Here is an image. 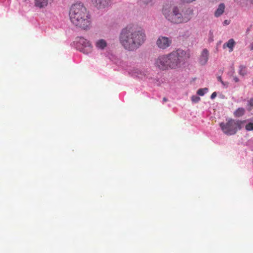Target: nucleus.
I'll return each mask as SVG.
<instances>
[{"label": "nucleus", "instance_id": "20", "mask_svg": "<svg viewBox=\"0 0 253 253\" xmlns=\"http://www.w3.org/2000/svg\"><path fill=\"white\" fill-rule=\"evenodd\" d=\"M246 129L248 131L253 130V123H250L246 126Z\"/></svg>", "mask_w": 253, "mask_h": 253}, {"label": "nucleus", "instance_id": "23", "mask_svg": "<svg viewBox=\"0 0 253 253\" xmlns=\"http://www.w3.org/2000/svg\"><path fill=\"white\" fill-rule=\"evenodd\" d=\"M217 80H218V81H219L220 82H221V83L223 85H225V83H224V82L222 80V79H221V76H218V77H217Z\"/></svg>", "mask_w": 253, "mask_h": 253}, {"label": "nucleus", "instance_id": "9", "mask_svg": "<svg viewBox=\"0 0 253 253\" xmlns=\"http://www.w3.org/2000/svg\"><path fill=\"white\" fill-rule=\"evenodd\" d=\"M92 4L98 9L105 8L111 3L110 0H91Z\"/></svg>", "mask_w": 253, "mask_h": 253}, {"label": "nucleus", "instance_id": "19", "mask_svg": "<svg viewBox=\"0 0 253 253\" xmlns=\"http://www.w3.org/2000/svg\"><path fill=\"white\" fill-rule=\"evenodd\" d=\"M248 110L249 111H251L253 109V98H251L248 101Z\"/></svg>", "mask_w": 253, "mask_h": 253}, {"label": "nucleus", "instance_id": "8", "mask_svg": "<svg viewBox=\"0 0 253 253\" xmlns=\"http://www.w3.org/2000/svg\"><path fill=\"white\" fill-rule=\"evenodd\" d=\"M172 41L169 38L165 36H160L157 41V47L161 49H165L170 46Z\"/></svg>", "mask_w": 253, "mask_h": 253}, {"label": "nucleus", "instance_id": "11", "mask_svg": "<svg viewBox=\"0 0 253 253\" xmlns=\"http://www.w3.org/2000/svg\"><path fill=\"white\" fill-rule=\"evenodd\" d=\"M54 0H34L35 6L39 8H43L46 7L49 3Z\"/></svg>", "mask_w": 253, "mask_h": 253}, {"label": "nucleus", "instance_id": "1", "mask_svg": "<svg viewBox=\"0 0 253 253\" xmlns=\"http://www.w3.org/2000/svg\"><path fill=\"white\" fill-rule=\"evenodd\" d=\"M146 39L144 30L134 26H128L124 28L119 37L121 45L128 51H134L138 48Z\"/></svg>", "mask_w": 253, "mask_h": 253}, {"label": "nucleus", "instance_id": "4", "mask_svg": "<svg viewBox=\"0 0 253 253\" xmlns=\"http://www.w3.org/2000/svg\"><path fill=\"white\" fill-rule=\"evenodd\" d=\"M166 55L169 69H175L180 67L182 63L189 58V53L180 49Z\"/></svg>", "mask_w": 253, "mask_h": 253}, {"label": "nucleus", "instance_id": "18", "mask_svg": "<svg viewBox=\"0 0 253 253\" xmlns=\"http://www.w3.org/2000/svg\"><path fill=\"white\" fill-rule=\"evenodd\" d=\"M132 75L141 77V72L138 69H134L132 72Z\"/></svg>", "mask_w": 253, "mask_h": 253}, {"label": "nucleus", "instance_id": "12", "mask_svg": "<svg viewBox=\"0 0 253 253\" xmlns=\"http://www.w3.org/2000/svg\"><path fill=\"white\" fill-rule=\"evenodd\" d=\"M225 6L224 3H221L219 5L217 9L214 12V15L215 17H218L221 15L225 10Z\"/></svg>", "mask_w": 253, "mask_h": 253}, {"label": "nucleus", "instance_id": "13", "mask_svg": "<svg viewBox=\"0 0 253 253\" xmlns=\"http://www.w3.org/2000/svg\"><path fill=\"white\" fill-rule=\"evenodd\" d=\"M95 45L96 47L100 49H103L107 46L106 41L103 39L98 40L96 43Z\"/></svg>", "mask_w": 253, "mask_h": 253}, {"label": "nucleus", "instance_id": "26", "mask_svg": "<svg viewBox=\"0 0 253 253\" xmlns=\"http://www.w3.org/2000/svg\"><path fill=\"white\" fill-rule=\"evenodd\" d=\"M234 80L235 81V82H238L239 81V79L236 77H235L234 78Z\"/></svg>", "mask_w": 253, "mask_h": 253}, {"label": "nucleus", "instance_id": "24", "mask_svg": "<svg viewBox=\"0 0 253 253\" xmlns=\"http://www.w3.org/2000/svg\"><path fill=\"white\" fill-rule=\"evenodd\" d=\"M216 95H217L216 92H213V93L211 94V99H214V98H215V97L216 96Z\"/></svg>", "mask_w": 253, "mask_h": 253}, {"label": "nucleus", "instance_id": "27", "mask_svg": "<svg viewBox=\"0 0 253 253\" xmlns=\"http://www.w3.org/2000/svg\"><path fill=\"white\" fill-rule=\"evenodd\" d=\"M250 49L251 50H253V43L252 44V45L251 46Z\"/></svg>", "mask_w": 253, "mask_h": 253}, {"label": "nucleus", "instance_id": "6", "mask_svg": "<svg viewBox=\"0 0 253 253\" xmlns=\"http://www.w3.org/2000/svg\"><path fill=\"white\" fill-rule=\"evenodd\" d=\"M77 48L84 54H87L92 51V46L90 42L86 39L80 37L76 42Z\"/></svg>", "mask_w": 253, "mask_h": 253}, {"label": "nucleus", "instance_id": "3", "mask_svg": "<svg viewBox=\"0 0 253 253\" xmlns=\"http://www.w3.org/2000/svg\"><path fill=\"white\" fill-rule=\"evenodd\" d=\"M163 14L169 22L174 24L185 23L193 17L194 10L191 7L180 9L177 6L166 4L163 9Z\"/></svg>", "mask_w": 253, "mask_h": 253}, {"label": "nucleus", "instance_id": "15", "mask_svg": "<svg viewBox=\"0 0 253 253\" xmlns=\"http://www.w3.org/2000/svg\"><path fill=\"white\" fill-rule=\"evenodd\" d=\"M235 41H234L233 39H230L226 43L224 44L223 46H225L226 44V46L230 49V51H232L233 50V48L235 45Z\"/></svg>", "mask_w": 253, "mask_h": 253}, {"label": "nucleus", "instance_id": "21", "mask_svg": "<svg viewBox=\"0 0 253 253\" xmlns=\"http://www.w3.org/2000/svg\"><path fill=\"white\" fill-rule=\"evenodd\" d=\"M191 100L193 102L196 103L200 100V98L197 96L194 95L192 96Z\"/></svg>", "mask_w": 253, "mask_h": 253}, {"label": "nucleus", "instance_id": "14", "mask_svg": "<svg viewBox=\"0 0 253 253\" xmlns=\"http://www.w3.org/2000/svg\"><path fill=\"white\" fill-rule=\"evenodd\" d=\"M245 112V111L244 108H239L234 112V115L236 117H241L244 114Z\"/></svg>", "mask_w": 253, "mask_h": 253}, {"label": "nucleus", "instance_id": "28", "mask_svg": "<svg viewBox=\"0 0 253 253\" xmlns=\"http://www.w3.org/2000/svg\"><path fill=\"white\" fill-rule=\"evenodd\" d=\"M163 101H164V102H166V101H167V99L166 97H164V98H163Z\"/></svg>", "mask_w": 253, "mask_h": 253}, {"label": "nucleus", "instance_id": "2", "mask_svg": "<svg viewBox=\"0 0 253 253\" xmlns=\"http://www.w3.org/2000/svg\"><path fill=\"white\" fill-rule=\"evenodd\" d=\"M69 17L75 27L83 30H89L92 26L91 17L83 4H73L70 10Z\"/></svg>", "mask_w": 253, "mask_h": 253}, {"label": "nucleus", "instance_id": "17", "mask_svg": "<svg viewBox=\"0 0 253 253\" xmlns=\"http://www.w3.org/2000/svg\"><path fill=\"white\" fill-rule=\"evenodd\" d=\"M208 90L207 88L199 89L197 91V94L199 95L203 96L207 92Z\"/></svg>", "mask_w": 253, "mask_h": 253}, {"label": "nucleus", "instance_id": "22", "mask_svg": "<svg viewBox=\"0 0 253 253\" xmlns=\"http://www.w3.org/2000/svg\"><path fill=\"white\" fill-rule=\"evenodd\" d=\"M182 3H190L196 0H180Z\"/></svg>", "mask_w": 253, "mask_h": 253}, {"label": "nucleus", "instance_id": "7", "mask_svg": "<svg viewBox=\"0 0 253 253\" xmlns=\"http://www.w3.org/2000/svg\"><path fill=\"white\" fill-rule=\"evenodd\" d=\"M155 66L161 70H166L169 69L166 55L159 56L154 62Z\"/></svg>", "mask_w": 253, "mask_h": 253}, {"label": "nucleus", "instance_id": "25", "mask_svg": "<svg viewBox=\"0 0 253 253\" xmlns=\"http://www.w3.org/2000/svg\"><path fill=\"white\" fill-rule=\"evenodd\" d=\"M223 23L224 25H228L229 24V22L227 20H225Z\"/></svg>", "mask_w": 253, "mask_h": 253}, {"label": "nucleus", "instance_id": "16", "mask_svg": "<svg viewBox=\"0 0 253 253\" xmlns=\"http://www.w3.org/2000/svg\"><path fill=\"white\" fill-rule=\"evenodd\" d=\"M239 74L243 76H245L247 74V67L244 65H240L239 67Z\"/></svg>", "mask_w": 253, "mask_h": 253}, {"label": "nucleus", "instance_id": "10", "mask_svg": "<svg viewBox=\"0 0 253 253\" xmlns=\"http://www.w3.org/2000/svg\"><path fill=\"white\" fill-rule=\"evenodd\" d=\"M209 59V52L207 49H204L201 53L199 59V62L200 64L204 65H205L208 62Z\"/></svg>", "mask_w": 253, "mask_h": 253}, {"label": "nucleus", "instance_id": "5", "mask_svg": "<svg viewBox=\"0 0 253 253\" xmlns=\"http://www.w3.org/2000/svg\"><path fill=\"white\" fill-rule=\"evenodd\" d=\"M243 122L239 120L230 119L224 124L221 123L220 126L223 132L229 135L235 134L237 131L241 128V125Z\"/></svg>", "mask_w": 253, "mask_h": 253}]
</instances>
